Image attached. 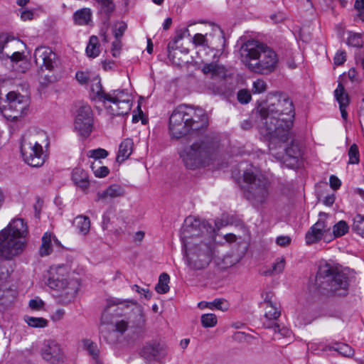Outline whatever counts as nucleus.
Returning a JSON list of instances; mask_svg holds the SVG:
<instances>
[{"mask_svg": "<svg viewBox=\"0 0 364 364\" xmlns=\"http://www.w3.org/2000/svg\"><path fill=\"white\" fill-rule=\"evenodd\" d=\"M102 325L107 323V311L103 312L102 315ZM102 337L109 344H114L119 339V333L113 328L112 326H102L101 328Z\"/></svg>", "mask_w": 364, "mask_h": 364, "instance_id": "obj_20", "label": "nucleus"}, {"mask_svg": "<svg viewBox=\"0 0 364 364\" xmlns=\"http://www.w3.org/2000/svg\"><path fill=\"white\" fill-rule=\"evenodd\" d=\"M251 99L252 95L247 90H241L237 93V100L241 104H247Z\"/></svg>", "mask_w": 364, "mask_h": 364, "instance_id": "obj_50", "label": "nucleus"}, {"mask_svg": "<svg viewBox=\"0 0 364 364\" xmlns=\"http://www.w3.org/2000/svg\"><path fill=\"white\" fill-rule=\"evenodd\" d=\"M72 179L82 190L88 188L90 182L87 173L81 168H75L73 171Z\"/></svg>", "mask_w": 364, "mask_h": 364, "instance_id": "obj_23", "label": "nucleus"}, {"mask_svg": "<svg viewBox=\"0 0 364 364\" xmlns=\"http://www.w3.org/2000/svg\"><path fill=\"white\" fill-rule=\"evenodd\" d=\"M285 261L284 259H278V260L273 264L272 273L279 274L282 272L284 269Z\"/></svg>", "mask_w": 364, "mask_h": 364, "instance_id": "obj_54", "label": "nucleus"}, {"mask_svg": "<svg viewBox=\"0 0 364 364\" xmlns=\"http://www.w3.org/2000/svg\"><path fill=\"white\" fill-rule=\"evenodd\" d=\"M242 63L254 73L267 75L276 70L279 63L277 54L267 45L248 41L240 48Z\"/></svg>", "mask_w": 364, "mask_h": 364, "instance_id": "obj_5", "label": "nucleus"}, {"mask_svg": "<svg viewBox=\"0 0 364 364\" xmlns=\"http://www.w3.org/2000/svg\"><path fill=\"white\" fill-rule=\"evenodd\" d=\"M266 135L287 136L291 134L295 116L292 100L284 93L271 92L255 108Z\"/></svg>", "mask_w": 364, "mask_h": 364, "instance_id": "obj_2", "label": "nucleus"}, {"mask_svg": "<svg viewBox=\"0 0 364 364\" xmlns=\"http://www.w3.org/2000/svg\"><path fill=\"white\" fill-rule=\"evenodd\" d=\"M182 250L187 264L194 270L207 267L213 256L215 228L209 223L188 216L181 232Z\"/></svg>", "mask_w": 364, "mask_h": 364, "instance_id": "obj_1", "label": "nucleus"}, {"mask_svg": "<svg viewBox=\"0 0 364 364\" xmlns=\"http://www.w3.org/2000/svg\"><path fill=\"white\" fill-rule=\"evenodd\" d=\"M73 225L76 228L77 231L82 235H87L90 229V218L82 215L74 218Z\"/></svg>", "mask_w": 364, "mask_h": 364, "instance_id": "obj_24", "label": "nucleus"}, {"mask_svg": "<svg viewBox=\"0 0 364 364\" xmlns=\"http://www.w3.org/2000/svg\"><path fill=\"white\" fill-rule=\"evenodd\" d=\"M75 77L82 85L87 83L90 80L89 74L82 71L77 72Z\"/></svg>", "mask_w": 364, "mask_h": 364, "instance_id": "obj_62", "label": "nucleus"}, {"mask_svg": "<svg viewBox=\"0 0 364 364\" xmlns=\"http://www.w3.org/2000/svg\"><path fill=\"white\" fill-rule=\"evenodd\" d=\"M342 355L346 357H350L353 355V349L347 344H340L336 349Z\"/></svg>", "mask_w": 364, "mask_h": 364, "instance_id": "obj_52", "label": "nucleus"}, {"mask_svg": "<svg viewBox=\"0 0 364 364\" xmlns=\"http://www.w3.org/2000/svg\"><path fill=\"white\" fill-rule=\"evenodd\" d=\"M349 227L344 220H340L333 227V233L335 237H339L348 232Z\"/></svg>", "mask_w": 364, "mask_h": 364, "instance_id": "obj_42", "label": "nucleus"}, {"mask_svg": "<svg viewBox=\"0 0 364 364\" xmlns=\"http://www.w3.org/2000/svg\"><path fill=\"white\" fill-rule=\"evenodd\" d=\"M6 105L0 107L1 112L7 118L16 120L26 113L28 107V100L16 92H10L6 95Z\"/></svg>", "mask_w": 364, "mask_h": 364, "instance_id": "obj_11", "label": "nucleus"}, {"mask_svg": "<svg viewBox=\"0 0 364 364\" xmlns=\"http://www.w3.org/2000/svg\"><path fill=\"white\" fill-rule=\"evenodd\" d=\"M124 193L125 191L121 186L117 184H112L109 186L106 190L97 193L96 201H106L108 199H113L123 196Z\"/></svg>", "mask_w": 364, "mask_h": 364, "instance_id": "obj_18", "label": "nucleus"}, {"mask_svg": "<svg viewBox=\"0 0 364 364\" xmlns=\"http://www.w3.org/2000/svg\"><path fill=\"white\" fill-rule=\"evenodd\" d=\"M82 348L87 353V354L92 358V359L99 364L100 359V349L96 343L90 339H83L82 341Z\"/></svg>", "mask_w": 364, "mask_h": 364, "instance_id": "obj_27", "label": "nucleus"}, {"mask_svg": "<svg viewBox=\"0 0 364 364\" xmlns=\"http://www.w3.org/2000/svg\"><path fill=\"white\" fill-rule=\"evenodd\" d=\"M354 7L358 12L359 18L364 21V0H355Z\"/></svg>", "mask_w": 364, "mask_h": 364, "instance_id": "obj_56", "label": "nucleus"}, {"mask_svg": "<svg viewBox=\"0 0 364 364\" xmlns=\"http://www.w3.org/2000/svg\"><path fill=\"white\" fill-rule=\"evenodd\" d=\"M36 64L43 69L53 70L57 66V57L50 48L48 47H38L34 52Z\"/></svg>", "mask_w": 364, "mask_h": 364, "instance_id": "obj_14", "label": "nucleus"}, {"mask_svg": "<svg viewBox=\"0 0 364 364\" xmlns=\"http://www.w3.org/2000/svg\"><path fill=\"white\" fill-rule=\"evenodd\" d=\"M217 316L214 314H205L201 316V323L205 328H211L217 324Z\"/></svg>", "mask_w": 364, "mask_h": 364, "instance_id": "obj_45", "label": "nucleus"}, {"mask_svg": "<svg viewBox=\"0 0 364 364\" xmlns=\"http://www.w3.org/2000/svg\"><path fill=\"white\" fill-rule=\"evenodd\" d=\"M334 95L339 104V107H348L349 105L348 95L346 92L344 87L340 82L334 91Z\"/></svg>", "mask_w": 364, "mask_h": 364, "instance_id": "obj_32", "label": "nucleus"}, {"mask_svg": "<svg viewBox=\"0 0 364 364\" xmlns=\"http://www.w3.org/2000/svg\"><path fill=\"white\" fill-rule=\"evenodd\" d=\"M44 305L43 301L40 299H31L29 301L28 306L32 310H41Z\"/></svg>", "mask_w": 364, "mask_h": 364, "instance_id": "obj_57", "label": "nucleus"}, {"mask_svg": "<svg viewBox=\"0 0 364 364\" xmlns=\"http://www.w3.org/2000/svg\"><path fill=\"white\" fill-rule=\"evenodd\" d=\"M134 149V142L132 138H125L119 146L116 158L117 162L121 164L129 159Z\"/></svg>", "mask_w": 364, "mask_h": 364, "instance_id": "obj_21", "label": "nucleus"}, {"mask_svg": "<svg viewBox=\"0 0 364 364\" xmlns=\"http://www.w3.org/2000/svg\"><path fill=\"white\" fill-rule=\"evenodd\" d=\"M28 139L23 138L21 142V153L23 161L31 166L40 167L45 162L42 144Z\"/></svg>", "mask_w": 364, "mask_h": 364, "instance_id": "obj_12", "label": "nucleus"}, {"mask_svg": "<svg viewBox=\"0 0 364 364\" xmlns=\"http://www.w3.org/2000/svg\"><path fill=\"white\" fill-rule=\"evenodd\" d=\"M334 64L341 65L346 60V54L344 51H338L333 58Z\"/></svg>", "mask_w": 364, "mask_h": 364, "instance_id": "obj_59", "label": "nucleus"}, {"mask_svg": "<svg viewBox=\"0 0 364 364\" xmlns=\"http://www.w3.org/2000/svg\"><path fill=\"white\" fill-rule=\"evenodd\" d=\"M281 315L277 309V305L272 301H268V306H266L265 317L268 320H277Z\"/></svg>", "mask_w": 364, "mask_h": 364, "instance_id": "obj_38", "label": "nucleus"}, {"mask_svg": "<svg viewBox=\"0 0 364 364\" xmlns=\"http://www.w3.org/2000/svg\"><path fill=\"white\" fill-rule=\"evenodd\" d=\"M100 46L98 38L96 36H92L86 47L87 56L92 58L97 57L100 53Z\"/></svg>", "mask_w": 364, "mask_h": 364, "instance_id": "obj_30", "label": "nucleus"}, {"mask_svg": "<svg viewBox=\"0 0 364 364\" xmlns=\"http://www.w3.org/2000/svg\"><path fill=\"white\" fill-rule=\"evenodd\" d=\"M5 55L10 58L13 62H18L23 58V53L18 50H16L15 52H12L10 50L9 52H5Z\"/></svg>", "mask_w": 364, "mask_h": 364, "instance_id": "obj_55", "label": "nucleus"}, {"mask_svg": "<svg viewBox=\"0 0 364 364\" xmlns=\"http://www.w3.org/2000/svg\"><path fill=\"white\" fill-rule=\"evenodd\" d=\"M206 307L210 309H218L223 311L228 310V305L227 301L223 299H215L211 302L206 303Z\"/></svg>", "mask_w": 364, "mask_h": 364, "instance_id": "obj_44", "label": "nucleus"}, {"mask_svg": "<svg viewBox=\"0 0 364 364\" xmlns=\"http://www.w3.org/2000/svg\"><path fill=\"white\" fill-rule=\"evenodd\" d=\"M91 168L95 176L97 178H104L109 173V170L107 166H100V164H92L91 165Z\"/></svg>", "mask_w": 364, "mask_h": 364, "instance_id": "obj_47", "label": "nucleus"}, {"mask_svg": "<svg viewBox=\"0 0 364 364\" xmlns=\"http://www.w3.org/2000/svg\"><path fill=\"white\" fill-rule=\"evenodd\" d=\"M130 323H131L130 321L127 322L124 320L118 321L116 323L115 330L118 333H123L127 329V327H128L129 324H130Z\"/></svg>", "mask_w": 364, "mask_h": 364, "instance_id": "obj_63", "label": "nucleus"}, {"mask_svg": "<svg viewBox=\"0 0 364 364\" xmlns=\"http://www.w3.org/2000/svg\"><path fill=\"white\" fill-rule=\"evenodd\" d=\"M326 216V213L323 212L319 213V219L314 225H312L314 229L316 228V230L321 232L323 235L330 230V227L328 226L325 219Z\"/></svg>", "mask_w": 364, "mask_h": 364, "instance_id": "obj_40", "label": "nucleus"}, {"mask_svg": "<svg viewBox=\"0 0 364 364\" xmlns=\"http://www.w3.org/2000/svg\"><path fill=\"white\" fill-rule=\"evenodd\" d=\"M133 290H135L138 293L143 294L144 298L146 299H150L151 298L152 294L148 289L141 288L139 286L134 284L132 287Z\"/></svg>", "mask_w": 364, "mask_h": 364, "instance_id": "obj_58", "label": "nucleus"}, {"mask_svg": "<svg viewBox=\"0 0 364 364\" xmlns=\"http://www.w3.org/2000/svg\"><path fill=\"white\" fill-rule=\"evenodd\" d=\"M74 129L82 136H88L94 129L93 121H74Z\"/></svg>", "mask_w": 364, "mask_h": 364, "instance_id": "obj_28", "label": "nucleus"}, {"mask_svg": "<svg viewBox=\"0 0 364 364\" xmlns=\"http://www.w3.org/2000/svg\"><path fill=\"white\" fill-rule=\"evenodd\" d=\"M243 181L247 184L244 196L254 208H260L267 204L271 183L266 176L250 168L244 172Z\"/></svg>", "mask_w": 364, "mask_h": 364, "instance_id": "obj_7", "label": "nucleus"}, {"mask_svg": "<svg viewBox=\"0 0 364 364\" xmlns=\"http://www.w3.org/2000/svg\"><path fill=\"white\" fill-rule=\"evenodd\" d=\"M48 287L55 291L60 303L67 304L73 301L80 288L77 279H68L64 275H52L48 280Z\"/></svg>", "mask_w": 364, "mask_h": 364, "instance_id": "obj_9", "label": "nucleus"}, {"mask_svg": "<svg viewBox=\"0 0 364 364\" xmlns=\"http://www.w3.org/2000/svg\"><path fill=\"white\" fill-rule=\"evenodd\" d=\"M291 238L289 236H279L276 242L278 245L281 247H287L291 243Z\"/></svg>", "mask_w": 364, "mask_h": 364, "instance_id": "obj_64", "label": "nucleus"}, {"mask_svg": "<svg viewBox=\"0 0 364 364\" xmlns=\"http://www.w3.org/2000/svg\"><path fill=\"white\" fill-rule=\"evenodd\" d=\"M209 33L205 35L196 33L193 37L192 42L196 46H203L209 48Z\"/></svg>", "mask_w": 364, "mask_h": 364, "instance_id": "obj_43", "label": "nucleus"}, {"mask_svg": "<svg viewBox=\"0 0 364 364\" xmlns=\"http://www.w3.org/2000/svg\"><path fill=\"white\" fill-rule=\"evenodd\" d=\"M27 233V226L21 218L12 220L0 232V257L11 260L19 255L23 250L22 241Z\"/></svg>", "mask_w": 364, "mask_h": 364, "instance_id": "obj_6", "label": "nucleus"}, {"mask_svg": "<svg viewBox=\"0 0 364 364\" xmlns=\"http://www.w3.org/2000/svg\"><path fill=\"white\" fill-rule=\"evenodd\" d=\"M122 43L120 39H116L112 43V53L114 57H118L120 54Z\"/></svg>", "mask_w": 364, "mask_h": 364, "instance_id": "obj_60", "label": "nucleus"}, {"mask_svg": "<svg viewBox=\"0 0 364 364\" xmlns=\"http://www.w3.org/2000/svg\"><path fill=\"white\" fill-rule=\"evenodd\" d=\"M90 157L95 159H105L108 156V151L104 149H97L90 151Z\"/></svg>", "mask_w": 364, "mask_h": 364, "instance_id": "obj_51", "label": "nucleus"}, {"mask_svg": "<svg viewBox=\"0 0 364 364\" xmlns=\"http://www.w3.org/2000/svg\"><path fill=\"white\" fill-rule=\"evenodd\" d=\"M23 46V42L18 39L6 35L0 36V54H4V49H6L5 52H9L10 50L15 52V50Z\"/></svg>", "mask_w": 364, "mask_h": 364, "instance_id": "obj_19", "label": "nucleus"}, {"mask_svg": "<svg viewBox=\"0 0 364 364\" xmlns=\"http://www.w3.org/2000/svg\"><path fill=\"white\" fill-rule=\"evenodd\" d=\"M4 282V280L0 277V305L8 306L13 303L16 293L11 289H2Z\"/></svg>", "mask_w": 364, "mask_h": 364, "instance_id": "obj_26", "label": "nucleus"}, {"mask_svg": "<svg viewBox=\"0 0 364 364\" xmlns=\"http://www.w3.org/2000/svg\"><path fill=\"white\" fill-rule=\"evenodd\" d=\"M285 138H268L267 145L272 155L278 158L276 153L283 149Z\"/></svg>", "mask_w": 364, "mask_h": 364, "instance_id": "obj_33", "label": "nucleus"}, {"mask_svg": "<svg viewBox=\"0 0 364 364\" xmlns=\"http://www.w3.org/2000/svg\"><path fill=\"white\" fill-rule=\"evenodd\" d=\"M323 235L321 232H319L314 229L313 226L310 228L308 232L306 233L305 240L307 245H311L320 241Z\"/></svg>", "mask_w": 364, "mask_h": 364, "instance_id": "obj_37", "label": "nucleus"}, {"mask_svg": "<svg viewBox=\"0 0 364 364\" xmlns=\"http://www.w3.org/2000/svg\"><path fill=\"white\" fill-rule=\"evenodd\" d=\"M267 89V82L262 79H257L253 82L252 92L254 94H261Z\"/></svg>", "mask_w": 364, "mask_h": 364, "instance_id": "obj_48", "label": "nucleus"}, {"mask_svg": "<svg viewBox=\"0 0 364 364\" xmlns=\"http://www.w3.org/2000/svg\"><path fill=\"white\" fill-rule=\"evenodd\" d=\"M166 355L164 345L157 341L147 343L141 350L140 355L147 361L159 360Z\"/></svg>", "mask_w": 364, "mask_h": 364, "instance_id": "obj_15", "label": "nucleus"}, {"mask_svg": "<svg viewBox=\"0 0 364 364\" xmlns=\"http://www.w3.org/2000/svg\"><path fill=\"white\" fill-rule=\"evenodd\" d=\"M204 74H210L213 77H224L226 75V69L222 65L215 63L205 64L203 68Z\"/></svg>", "mask_w": 364, "mask_h": 364, "instance_id": "obj_25", "label": "nucleus"}, {"mask_svg": "<svg viewBox=\"0 0 364 364\" xmlns=\"http://www.w3.org/2000/svg\"><path fill=\"white\" fill-rule=\"evenodd\" d=\"M208 126L209 119L205 110L186 105L177 106L169 117L172 136L201 135Z\"/></svg>", "mask_w": 364, "mask_h": 364, "instance_id": "obj_4", "label": "nucleus"}, {"mask_svg": "<svg viewBox=\"0 0 364 364\" xmlns=\"http://www.w3.org/2000/svg\"><path fill=\"white\" fill-rule=\"evenodd\" d=\"M51 234L46 232L42 237V244L40 248V255L47 256L52 252Z\"/></svg>", "mask_w": 364, "mask_h": 364, "instance_id": "obj_36", "label": "nucleus"}, {"mask_svg": "<svg viewBox=\"0 0 364 364\" xmlns=\"http://www.w3.org/2000/svg\"><path fill=\"white\" fill-rule=\"evenodd\" d=\"M170 277L167 273H162L160 274L159 282L155 287V290L159 294H166L169 291L168 283Z\"/></svg>", "mask_w": 364, "mask_h": 364, "instance_id": "obj_34", "label": "nucleus"}, {"mask_svg": "<svg viewBox=\"0 0 364 364\" xmlns=\"http://www.w3.org/2000/svg\"><path fill=\"white\" fill-rule=\"evenodd\" d=\"M127 28V25L124 21H120L114 25V36L116 39H120Z\"/></svg>", "mask_w": 364, "mask_h": 364, "instance_id": "obj_49", "label": "nucleus"}, {"mask_svg": "<svg viewBox=\"0 0 364 364\" xmlns=\"http://www.w3.org/2000/svg\"><path fill=\"white\" fill-rule=\"evenodd\" d=\"M352 230L364 237V215L357 214L353 219Z\"/></svg>", "mask_w": 364, "mask_h": 364, "instance_id": "obj_35", "label": "nucleus"}, {"mask_svg": "<svg viewBox=\"0 0 364 364\" xmlns=\"http://www.w3.org/2000/svg\"><path fill=\"white\" fill-rule=\"evenodd\" d=\"M348 154L349 156V161H348L349 164H357L359 163L360 154H359L358 147L355 144H353L350 146V147L348 150Z\"/></svg>", "mask_w": 364, "mask_h": 364, "instance_id": "obj_46", "label": "nucleus"}, {"mask_svg": "<svg viewBox=\"0 0 364 364\" xmlns=\"http://www.w3.org/2000/svg\"><path fill=\"white\" fill-rule=\"evenodd\" d=\"M93 121L92 110L88 105H80L75 112L74 121Z\"/></svg>", "mask_w": 364, "mask_h": 364, "instance_id": "obj_29", "label": "nucleus"}, {"mask_svg": "<svg viewBox=\"0 0 364 364\" xmlns=\"http://www.w3.org/2000/svg\"><path fill=\"white\" fill-rule=\"evenodd\" d=\"M92 12L89 8H82L76 11L73 14L75 24L88 26L92 23Z\"/></svg>", "mask_w": 364, "mask_h": 364, "instance_id": "obj_22", "label": "nucleus"}, {"mask_svg": "<svg viewBox=\"0 0 364 364\" xmlns=\"http://www.w3.org/2000/svg\"><path fill=\"white\" fill-rule=\"evenodd\" d=\"M144 323L145 319L142 311L140 309H138L136 320L132 322V326L136 328H142L144 326Z\"/></svg>", "mask_w": 364, "mask_h": 364, "instance_id": "obj_53", "label": "nucleus"}, {"mask_svg": "<svg viewBox=\"0 0 364 364\" xmlns=\"http://www.w3.org/2000/svg\"><path fill=\"white\" fill-rule=\"evenodd\" d=\"M178 154L187 168L195 170L208 166L220 150L219 138H180Z\"/></svg>", "mask_w": 364, "mask_h": 364, "instance_id": "obj_3", "label": "nucleus"}, {"mask_svg": "<svg viewBox=\"0 0 364 364\" xmlns=\"http://www.w3.org/2000/svg\"><path fill=\"white\" fill-rule=\"evenodd\" d=\"M284 154L287 156L296 160L301 156V149L299 143L293 138H285L283 149L276 153L278 158L283 157Z\"/></svg>", "mask_w": 364, "mask_h": 364, "instance_id": "obj_17", "label": "nucleus"}, {"mask_svg": "<svg viewBox=\"0 0 364 364\" xmlns=\"http://www.w3.org/2000/svg\"><path fill=\"white\" fill-rule=\"evenodd\" d=\"M24 320L29 326L33 328H44L48 323L46 318L41 317L26 316Z\"/></svg>", "mask_w": 364, "mask_h": 364, "instance_id": "obj_39", "label": "nucleus"}, {"mask_svg": "<svg viewBox=\"0 0 364 364\" xmlns=\"http://www.w3.org/2000/svg\"><path fill=\"white\" fill-rule=\"evenodd\" d=\"M41 355L50 364H61L64 362L65 356L60 345L54 340L44 341Z\"/></svg>", "mask_w": 364, "mask_h": 364, "instance_id": "obj_13", "label": "nucleus"}, {"mask_svg": "<svg viewBox=\"0 0 364 364\" xmlns=\"http://www.w3.org/2000/svg\"><path fill=\"white\" fill-rule=\"evenodd\" d=\"M316 285L338 296H345L348 290V277L337 269L326 264L321 266L316 277Z\"/></svg>", "mask_w": 364, "mask_h": 364, "instance_id": "obj_8", "label": "nucleus"}, {"mask_svg": "<svg viewBox=\"0 0 364 364\" xmlns=\"http://www.w3.org/2000/svg\"><path fill=\"white\" fill-rule=\"evenodd\" d=\"M362 35L358 33L348 32V36L347 38V44L348 46L361 48L363 46Z\"/></svg>", "mask_w": 364, "mask_h": 364, "instance_id": "obj_41", "label": "nucleus"}, {"mask_svg": "<svg viewBox=\"0 0 364 364\" xmlns=\"http://www.w3.org/2000/svg\"><path fill=\"white\" fill-rule=\"evenodd\" d=\"M225 41L223 30L215 26L213 32L209 33V48L216 50L217 53L221 55L225 46Z\"/></svg>", "mask_w": 364, "mask_h": 364, "instance_id": "obj_16", "label": "nucleus"}, {"mask_svg": "<svg viewBox=\"0 0 364 364\" xmlns=\"http://www.w3.org/2000/svg\"><path fill=\"white\" fill-rule=\"evenodd\" d=\"M286 18L287 15L281 11L276 12L270 15L271 20L275 23L282 22Z\"/></svg>", "mask_w": 364, "mask_h": 364, "instance_id": "obj_61", "label": "nucleus"}, {"mask_svg": "<svg viewBox=\"0 0 364 364\" xmlns=\"http://www.w3.org/2000/svg\"><path fill=\"white\" fill-rule=\"evenodd\" d=\"M99 5L100 14L105 16L106 20H109L110 14L114 11L115 5L112 0H95Z\"/></svg>", "mask_w": 364, "mask_h": 364, "instance_id": "obj_31", "label": "nucleus"}, {"mask_svg": "<svg viewBox=\"0 0 364 364\" xmlns=\"http://www.w3.org/2000/svg\"><path fill=\"white\" fill-rule=\"evenodd\" d=\"M107 112L112 115H124L131 109L129 96L124 90H112L108 93H99Z\"/></svg>", "mask_w": 364, "mask_h": 364, "instance_id": "obj_10", "label": "nucleus"}]
</instances>
